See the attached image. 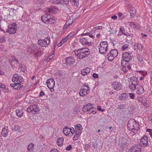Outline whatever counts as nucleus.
<instances>
[{
  "label": "nucleus",
  "instance_id": "obj_60",
  "mask_svg": "<svg viewBox=\"0 0 152 152\" xmlns=\"http://www.w3.org/2000/svg\"><path fill=\"white\" fill-rule=\"evenodd\" d=\"M83 86H85V88H86V90H87L88 91H90V88L88 85H86V84H85L84 85H83Z\"/></svg>",
  "mask_w": 152,
  "mask_h": 152
},
{
  "label": "nucleus",
  "instance_id": "obj_38",
  "mask_svg": "<svg viewBox=\"0 0 152 152\" xmlns=\"http://www.w3.org/2000/svg\"><path fill=\"white\" fill-rule=\"evenodd\" d=\"M80 111V109L78 107H76L74 109V114H78Z\"/></svg>",
  "mask_w": 152,
  "mask_h": 152
},
{
  "label": "nucleus",
  "instance_id": "obj_36",
  "mask_svg": "<svg viewBox=\"0 0 152 152\" xmlns=\"http://www.w3.org/2000/svg\"><path fill=\"white\" fill-rule=\"evenodd\" d=\"M129 62V61L123 59V60H122L121 62V65L123 66H127V65H128Z\"/></svg>",
  "mask_w": 152,
  "mask_h": 152
},
{
  "label": "nucleus",
  "instance_id": "obj_44",
  "mask_svg": "<svg viewBox=\"0 0 152 152\" xmlns=\"http://www.w3.org/2000/svg\"><path fill=\"white\" fill-rule=\"evenodd\" d=\"M20 129V127L18 126H15L12 129L15 131H18Z\"/></svg>",
  "mask_w": 152,
  "mask_h": 152
},
{
  "label": "nucleus",
  "instance_id": "obj_61",
  "mask_svg": "<svg viewBox=\"0 0 152 152\" xmlns=\"http://www.w3.org/2000/svg\"><path fill=\"white\" fill-rule=\"evenodd\" d=\"M92 76L94 78H96L98 77V75L95 73L93 74Z\"/></svg>",
  "mask_w": 152,
  "mask_h": 152
},
{
  "label": "nucleus",
  "instance_id": "obj_59",
  "mask_svg": "<svg viewBox=\"0 0 152 152\" xmlns=\"http://www.w3.org/2000/svg\"><path fill=\"white\" fill-rule=\"evenodd\" d=\"M126 66H124V67L122 68V70L123 72L126 73L127 72V70L126 69Z\"/></svg>",
  "mask_w": 152,
  "mask_h": 152
},
{
  "label": "nucleus",
  "instance_id": "obj_19",
  "mask_svg": "<svg viewBox=\"0 0 152 152\" xmlns=\"http://www.w3.org/2000/svg\"><path fill=\"white\" fill-rule=\"evenodd\" d=\"M122 58L125 60H126L129 62V61L132 59V56L130 54L127 52L123 53L122 54Z\"/></svg>",
  "mask_w": 152,
  "mask_h": 152
},
{
  "label": "nucleus",
  "instance_id": "obj_28",
  "mask_svg": "<svg viewBox=\"0 0 152 152\" xmlns=\"http://www.w3.org/2000/svg\"><path fill=\"white\" fill-rule=\"evenodd\" d=\"M138 78L136 77H133L131 79V83L132 84H134L138 85L139 81L137 80Z\"/></svg>",
  "mask_w": 152,
  "mask_h": 152
},
{
  "label": "nucleus",
  "instance_id": "obj_54",
  "mask_svg": "<svg viewBox=\"0 0 152 152\" xmlns=\"http://www.w3.org/2000/svg\"><path fill=\"white\" fill-rule=\"evenodd\" d=\"M64 43V41L61 40V41L58 44V45H57L58 47H59L61 46L62 44H63Z\"/></svg>",
  "mask_w": 152,
  "mask_h": 152
},
{
  "label": "nucleus",
  "instance_id": "obj_21",
  "mask_svg": "<svg viewBox=\"0 0 152 152\" xmlns=\"http://www.w3.org/2000/svg\"><path fill=\"white\" fill-rule=\"evenodd\" d=\"M130 16L131 18H133L136 14V10L132 7H129Z\"/></svg>",
  "mask_w": 152,
  "mask_h": 152
},
{
  "label": "nucleus",
  "instance_id": "obj_58",
  "mask_svg": "<svg viewBox=\"0 0 152 152\" xmlns=\"http://www.w3.org/2000/svg\"><path fill=\"white\" fill-rule=\"evenodd\" d=\"M97 109H98V110H99L101 112H103L105 110L104 109H103L101 108V107L99 106H97Z\"/></svg>",
  "mask_w": 152,
  "mask_h": 152
},
{
  "label": "nucleus",
  "instance_id": "obj_8",
  "mask_svg": "<svg viewBox=\"0 0 152 152\" xmlns=\"http://www.w3.org/2000/svg\"><path fill=\"white\" fill-rule=\"evenodd\" d=\"M17 28L16 24L15 23H14L8 26L7 31L10 34H14L16 33Z\"/></svg>",
  "mask_w": 152,
  "mask_h": 152
},
{
  "label": "nucleus",
  "instance_id": "obj_25",
  "mask_svg": "<svg viewBox=\"0 0 152 152\" xmlns=\"http://www.w3.org/2000/svg\"><path fill=\"white\" fill-rule=\"evenodd\" d=\"M81 131H75V134L73 138V140H77L81 135Z\"/></svg>",
  "mask_w": 152,
  "mask_h": 152
},
{
  "label": "nucleus",
  "instance_id": "obj_57",
  "mask_svg": "<svg viewBox=\"0 0 152 152\" xmlns=\"http://www.w3.org/2000/svg\"><path fill=\"white\" fill-rule=\"evenodd\" d=\"M138 49L139 50H141L142 48V46L141 44H139L137 45Z\"/></svg>",
  "mask_w": 152,
  "mask_h": 152
},
{
  "label": "nucleus",
  "instance_id": "obj_48",
  "mask_svg": "<svg viewBox=\"0 0 152 152\" xmlns=\"http://www.w3.org/2000/svg\"><path fill=\"white\" fill-rule=\"evenodd\" d=\"M6 88L5 85L3 84L2 83H0V88L2 90H4Z\"/></svg>",
  "mask_w": 152,
  "mask_h": 152
},
{
  "label": "nucleus",
  "instance_id": "obj_23",
  "mask_svg": "<svg viewBox=\"0 0 152 152\" xmlns=\"http://www.w3.org/2000/svg\"><path fill=\"white\" fill-rule=\"evenodd\" d=\"M8 132L9 130L8 128L4 127L3 128L2 130L1 134L3 137H6L8 135Z\"/></svg>",
  "mask_w": 152,
  "mask_h": 152
},
{
  "label": "nucleus",
  "instance_id": "obj_39",
  "mask_svg": "<svg viewBox=\"0 0 152 152\" xmlns=\"http://www.w3.org/2000/svg\"><path fill=\"white\" fill-rule=\"evenodd\" d=\"M137 58L138 59V61L141 64L143 63V61L142 57L141 56L138 55L137 56Z\"/></svg>",
  "mask_w": 152,
  "mask_h": 152
},
{
  "label": "nucleus",
  "instance_id": "obj_46",
  "mask_svg": "<svg viewBox=\"0 0 152 152\" xmlns=\"http://www.w3.org/2000/svg\"><path fill=\"white\" fill-rule=\"evenodd\" d=\"M75 35V32L74 31L72 32L70 34H69L68 36H67V37L69 39L72 36Z\"/></svg>",
  "mask_w": 152,
  "mask_h": 152
},
{
  "label": "nucleus",
  "instance_id": "obj_2",
  "mask_svg": "<svg viewBox=\"0 0 152 152\" xmlns=\"http://www.w3.org/2000/svg\"><path fill=\"white\" fill-rule=\"evenodd\" d=\"M139 125L133 119H130L128 121L127 127L129 131V134L132 136L136 134L140 129Z\"/></svg>",
  "mask_w": 152,
  "mask_h": 152
},
{
  "label": "nucleus",
  "instance_id": "obj_18",
  "mask_svg": "<svg viewBox=\"0 0 152 152\" xmlns=\"http://www.w3.org/2000/svg\"><path fill=\"white\" fill-rule=\"evenodd\" d=\"M85 86H82L81 89L79 92L80 95L82 96H84L86 95L89 92L85 88Z\"/></svg>",
  "mask_w": 152,
  "mask_h": 152
},
{
  "label": "nucleus",
  "instance_id": "obj_17",
  "mask_svg": "<svg viewBox=\"0 0 152 152\" xmlns=\"http://www.w3.org/2000/svg\"><path fill=\"white\" fill-rule=\"evenodd\" d=\"M131 152H141V150L140 146L136 144H134L131 149Z\"/></svg>",
  "mask_w": 152,
  "mask_h": 152
},
{
  "label": "nucleus",
  "instance_id": "obj_20",
  "mask_svg": "<svg viewBox=\"0 0 152 152\" xmlns=\"http://www.w3.org/2000/svg\"><path fill=\"white\" fill-rule=\"evenodd\" d=\"M57 9L54 7H51L47 9V13L50 14V13L55 14L56 12Z\"/></svg>",
  "mask_w": 152,
  "mask_h": 152
},
{
  "label": "nucleus",
  "instance_id": "obj_15",
  "mask_svg": "<svg viewBox=\"0 0 152 152\" xmlns=\"http://www.w3.org/2000/svg\"><path fill=\"white\" fill-rule=\"evenodd\" d=\"M10 86L15 90H20L22 88L23 86L21 83H14V84H11Z\"/></svg>",
  "mask_w": 152,
  "mask_h": 152
},
{
  "label": "nucleus",
  "instance_id": "obj_43",
  "mask_svg": "<svg viewBox=\"0 0 152 152\" xmlns=\"http://www.w3.org/2000/svg\"><path fill=\"white\" fill-rule=\"evenodd\" d=\"M73 4L76 6H78L79 4V2L78 0H71Z\"/></svg>",
  "mask_w": 152,
  "mask_h": 152
},
{
  "label": "nucleus",
  "instance_id": "obj_49",
  "mask_svg": "<svg viewBox=\"0 0 152 152\" xmlns=\"http://www.w3.org/2000/svg\"><path fill=\"white\" fill-rule=\"evenodd\" d=\"M84 71L86 72L87 74L89 73L91 71V69L89 67H87L85 69H84Z\"/></svg>",
  "mask_w": 152,
  "mask_h": 152
},
{
  "label": "nucleus",
  "instance_id": "obj_4",
  "mask_svg": "<svg viewBox=\"0 0 152 152\" xmlns=\"http://www.w3.org/2000/svg\"><path fill=\"white\" fill-rule=\"evenodd\" d=\"M42 22L47 24H54L56 22L55 18L48 13H46L41 17Z\"/></svg>",
  "mask_w": 152,
  "mask_h": 152
},
{
  "label": "nucleus",
  "instance_id": "obj_5",
  "mask_svg": "<svg viewBox=\"0 0 152 152\" xmlns=\"http://www.w3.org/2000/svg\"><path fill=\"white\" fill-rule=\"evenodd\" d=\"M39 110V107L36 104H33L29 106L27 109V111L29 113L33 114H35L38 113Z\"/></svg>",
  "mask_w": 152,
  "mask_h": 152
},
{
  "label": "nucleus",
  "instance_id": "obj_52",
  "mask_svg": "<svg viewBox=\"0 0 152 152\" xmlns=\"http://www.w3.org/2000/svg\"><path fill=\"white\" fill-rule=\"evenodd\" d=\"M125 36H127L129 38V39H132V36L129 35V34L128 33L126 32V33H125L124 34Z\"/></svg>",
  "mask_w": 152,
  "mask_h": 152
},
{
  "label": "nucleus",
  "instance_id": "obj_12",
  "mask_svg": "<svg viewBox=\"0 0 152 152\" xmlns=\"http://www.w3.org/2000/svg\"><path fill=\"white\" fill-rule=\"evenodd\" d=\"M148 137L147 136H145L142 137L141 139L140 142V146L145 147L148 145Z\"/></svg>",
  "mask_w": 152,
  "mask_h": 152
},
{
  "label": "nucleus",
  "instance_id": "obj_30",
  "mask_svg": "<svg viewBox=\"0 0 152 152\" xmlns=\"http://www.w3.org/2000/svg\"><path fill=\"white\" fill-rule=\"evenodd\" d=\"M127 95L126 93H122L119 96V99L120 100H123L126 99Z\"/></svg>",
  "mask_w": 152,
  "mask_h": 152
},
{
  "label": "nucleus",
  "instance_id": "obj_32",
  "mask_svg": "<svg viewBox=\"0 0 152 152\" xmlns=\"http://www.w3.org/2000/svg\"><path fill=\"white\" fill-rule=\"evenodd\" d=\"M137 86L138 85L132 84L131 83V84L129 85V88L130 89L134 91L136 89Z\"/></svg>",
  "mask_w": 152,
  "mask_h": 152
},
{
  "label": "nucleus",
  "instance_id": "obj_6",
  "mask_svg": "<svg viewBox=\"0 0 152 152\" xmlns=\"http://www.w3.org/2000/svg\"><path fill=\"white\" fill-rule=\"evenodd\" d=\"M108 47L107 42L106 41L101 42L99 44V52L101 54H105L107 50V48Z\"/></svg>",
  "mask_w": 152,
  "mask_h": 152
},
{
  "label": "nucleus",
  "instance_id": "obj_34",
  "mask_svg": "<svg viewBox=\"0 0 152 152\" xmlns=\"http://www.w3.org/2000/svg\"><path fill=\"white\" fill-rule=\"evenodd\" d=\"M107 58L109 61H112L115 58L113 57V55L111 54L110 53L108 54L107 56Z\"/></svg>",
  "mask_w": 152,
  "mask_h": 152
},
{
  "label": "nucleus",
  "instance_id": "obj_27",
  "mask_svg": "<svg viewBox=\"0 0 152 152\" xmlns=\"http://www.w3.org/2000/svg\"><path fill=\"white\" fill-rule=\"evenodd\" d=\"M63 132L64 135H67L70 132V129L66 127L63 129Z\"/></svg>",
  "mask_w": 152,
  "mask_h": 152
},
{
  "label": "nucleus",
  "instance_id": "obj_7",
  "mask_svg": "<svg viewBox=\"0 0 152 152\" xmlns=\"http://www.w3.org/2000/svg\"><path fill=\"white\" fill-rule=\"evenodd\" d=\"M38 42L39 45L42 47L47 46L50 43V37L48 35L43 40H39Z\"/></svg>",
  "mask_w": 152,
  "mask_h": 152
},
{
  "label": "nucleus",
  "instance_id": "obj_9",
  "mask_svg": "<svg viewBox=\"0 0 152 152\" xmlns=\"http://www.w3.org/2000/svg\"><path fill=\"white\" fill-rule=\"evenodd\" d=\"M47 85L48 88L51 91L54 90L53 88L55 85V82L53 78H50L48 80L47 82Z\"/></svg>",
  "mask_w": 152,
  "mask_h": 152
},
{
  "label": "nucleus",
  "instance_id": "obj_40",
  "mask_svg": "<svg viewBox=\"0 0 152 152\" xmlns=\"http://www.w3.org/2000/svg\"><path fill=\"white\" fill-rule=\"evenodd\" d=\"M34 146V144L32 143H31L28 146L27 149L28 151H31L32 150Z\"/></svg>",
  "mask_w": 152,
  "mask_h": 152
},
{
  "label": "nucleus",
  "instance_id": "obj_42",
  "mask_svg": "<svg viewBox=\"0 0 152 152\" xmlns=\"http://www.w3.org/2000/svg\"><path fill=\"white\" fill-rule=\"evenodd\" d=\"M15 10L13 8H12L9 12V15L11 16H13L15 15V12L14 11Z\"/></svg>",
  "mask_w": 152,
  "mask_h": 152
},
{
  "label": "nucleus",
  "instance_id": "obj_33",
  "mask_svg": "<svg viewBox=\"0 0 152 152\" xmlns=\"http://www.w3.org/2000/svg\"><path fill=\"white\" fill-rule=\"evenodd\" d=\"M110 53H111V54L113 55V57H116L118 54V51L115 49H113L111 50Z\"/></svg>",
  "mask_w": 152,
  "mask_h": 152
},
{
  "label": "nucleus",
  "instance_id": "obj_13",
  "mask_svg": "<svg viewBox=\"0 0 152 152\" xmlns=\"http://www.w3.org/2000/svg\"><path fill=\"white\" fill-rule=\"evenodd\" d=\"M75 61L74 58L71 56L67 57L66 60V64L67 65V66L69 67L74 63Z\"/></svg>",
  "mask_w": 152,
  "mask_h": 152
},
{
  "label": "nucleus",
  "instance_id": "obj_26",
  "mask_svg": "<svg viewBox=\"0 0 152 152\" xmlns=\"http://www.w3.org/2000/svg\"><path fill=\"white\" fill-rule=\"evenodd\" d=\"M137 100L139 102L143 103L144 105L146 104L147 101L144 97H138Z\"/></svg>",
  "mask_w": 152,
  "mask_h": 152
},
{
  "label": "nucleus",
  "instance_id": "obj_45",
  "mask_svg": "<svg viewBox=\"0 0 152 152\" xmlns=\"http://www.w3.org/2000/svg\"><path fill=\"white\" fill-rule=\"evenodd\" d=\"M5 41V38L2 36H1L0 37V42H4Z\"/></svg>",
  "mask_w": 152,
  "mask_h": 152
},
{
  "label": "nucleus",
  "instance_id": "obj_51",
  "mask_svg": "<svg viewBox=\"0 0 152 152\" xmlns=\"http://www.w3.org/2000/svg\"><path fill=\"white\" fill-rule=\"evenodd\" d=\"M129 95L130 97L132 99H134L135 97V95L133 93H130L129 94Z\"/></svg>",
  "mask_w": 152,
  "mask_h": 152
},
{
  "label": "nucleus",
  "instance_id": "obj_1",
  "mask_svg": "<svg viewBox=\"0 0 152 152\" xmlns=\"http://www.w3.org/2000/svg\"><path fill=\"white\" fill-rule=\"evenodd\" d=\"M88 36V37H82L80 40V42L83 45H86L89 46H91L92 44V41L94 38V35L91 32L88 31V30H85L82 34V36Z\"/></svg>",
  "mask_w": 152,
  "mask_h": 152
},
{
  "label": "nucleus",
  "instance_id": "obj_55",
  "mask_svg": "<svg viewBox=\"0 0 152 152\" xmlns=\"http://www.w3.org/2000/svg\"><path fill=\"white\" fill-rule=\"evenodd\" d=\"M147 132H149L150 135L152 137V129H148L147 130Z\"/></svg>",
  "mask_w": 152,
  "mask_h": 152
},
{
  "label": "nucleus",
  "instance_id": "obj_64",
  "mask_svg": "<svg viewBox=\"0 0 152 152\" xmlns=\"http://www.w3.org/2000/svg\"><path fill=\"white\" fill-rule=\"evenodd\" d=\"M102 27L101 26H97L95 28V30L101 29Z\"/></svg>",
  "mask_w": 152,
  "mask_h": 152
},
{
  "label": "nucleus",
  "instance_id": "obj_14",
  "mask_svg": "<svg viewBox=\"0 0 152 152\" xmlns=\"http://www.w3.org/2000/svg\"><path fill=\"white\" fill-rule=\"evenodd\" d=\"M94 105L92 104L88 103V104L85 105L82 109V110L84 112H87L89 110H91L93 109L94 108Z\"/></svg>",
  "mask_w": 152,
  "mask_h": 152
},
{
  "label": "nucleus",
  "instance_id": "obj_41",
  "mask_svg": "<svg viewBox=\"0 0 152 152\" xmlns=\"http://www.w3.org/2000/svg\"><path fill=\"white\" fill-rule=\"evenodd\" d=\"M129 45L127 44H124L121 47L122 50H125L129 47Z\"/></svg>",
  "mask_w": 152,
  "mask_h": 152
},
{
  "label": "nucleus",
  "instance_id": "obj_10",
  "mask_svg": "<svg viewBox=\"0 0 152 152\" xmlns=\"http://www.w3.org/2000/svg\"><path fill=\"white\" fill-rule=\"evenodd\" d=\"M12 81L14 83H22L23 81V79L21 76L15 74L13 76Z\"/></svg>",
  "mask_w": 152,
  "mask_h": 152
},
{
  "label": "nucleus",
  "instance_id": "obj_62",
  "mask_svg": "<svg viewBox=\"0 0 152 152\" xmlns=\"http://www.w3.org/2000/svg\"><path fill=\"white\" fill-rule=\"evenodd\" d=\"M127 25L129 26H132V25L133 24V22H128L127 23Z\"/></svg>",
  "mask_w": 152,
  "mask_h": 152
},
{
  "label": "nucleus",
  "instance_id": "obj_37",
  "mask_svg": "<svg viewBox=\"0 0 152 152\" xmlns=\"http://www.w3.org/2000/svg\"><path fill=\"white\" fill-rule=\"evenodd\" d=\"M129 62V61L123 59V60H122L121 62V65L123 66H127V65H128Z\"/></svg>",
  "mask_w": 152,
  "mask_h": 152
},
{
  "label": "nucleus",
  "instance_id": "obj_3",
  "mask_svg": "<svg viewBox=\"0 0 152 152\" xmlns=\"http://www.w3.org/2000/svg\"><path fill=\"white\" fill-rule=\"evenodd\" d=\"M87 48H83L74 51L75 55L77 58L81 59L88 56L90 53Z\"/></svg>",
  "mask_w": 152,
  "mask_h": 152
},
{
  "label": "nucleus",
  "instance_id": "obj_47",
  "mask_svg": "<svg viewBox=\"0 0 152 152\" xmlns=\"http://www.w3.org/2000/svg\"><path fill=\"white\" fill-rule=\"evenodd\" d=\"M120 31L121 32V34H124L125 32V29L123 27H121L119 29Z\"/></svg>",
  "mask_w": 152,
  "mask_h": 152
},
{
  "label": "nucleus",
  "instance_id": "obj_24",
  "mask_svg": "<svg viewBox=\"0 0 152 152\" xmlns=\"http://www.w3.org/2000/svg\"><path fill=\"white\" fill-rule=\"evenodd\" d=\"M56 3L60 4L63 5H66L69 3L68 0H56Z\"/></svg>",
  "mask_w": 152,
  "mask_h": 152
},
{
  "label": "nucleus",
  "instance_id": "obj_53",
  "mask_svg": "<svg viewBox=\"0 0 152 152\" xmlns=\"http://www.w3.org/2000/svg\"><path fill=\"white\" fill-rule=\"evenodd\" d=\"M119 18L120 20H122L124 17V15L121 13H119L118 14Z\"/></svg>",
  "mask_w": 152,
  "mask_h": 152
},
{
  "label": "nucleus",
  "instance_id": "obj_56",
  "mask_svg": "<svg viewBox=\"0 0 152 152\" xmlns=\"http://www.w3.org/2000/svg\"><path fill=\"white\" fill-rule=\"evenodd\" d=\"M72 148V146L71 145H69L67 146L66 148V150L67 151L70 150Z\"/></svg>",
  "mask_w": 152,
  "mask_h": 152
},
{
  "label": "nucleus",
  "instance_id": "obj_63",
  "mask_svg": "<svg viewBox=\"0 0 152 152\" xmlns=\"http://www.w3.org/2000/svg\"><path fill=\"white\" fill-rule=\"evenodd\" d=\"M50 152H59V151L56 149L54 148L52 149Z\"/></svg>",
  "mask_w": 152,
  "mask_h": 152
},
{
  "label": "nucleus",
  "instance_id": "obj_29",
  "mask_svg": "<svg viewBox=\"0 0 152 152\" xmlns=\"http://www.w3.org/2000/svg\"><path fill=\"white\" fill-rule=\"evenodd\" d=\"M16 113L17 116L19 117H20L23 115V112L22 109H17L16 110Z\"/></svg>",
  "mask_w": 152,
  "mask_h": 152
},
{
  "label": "nucleus",
  "instance_id": "obj_11",
  "mask_svg": "<svg viewBox=\"0 0 152 152\" xmlns=\"http://www.w3.org/2000/svg\"><path fill=\"white\" fill-rule=\"evenodd\" d=\"M29 51L31 53H34V56L36 58L40 56L42 54V51L34 49L33 48H31V50H29Z\"/></svg>",
  "mask_w": 152,
  "mask_h": 152
},
{
  "label": "nucleus",
  "instance_id": "obj_31",
  "mask_svg": "<svg viewBox=\"0 0 152 152\" xmlns=\"http://www.w3.org/2000/svg\"><path fill=\"white\" fill-rule=\"evenodd\" d=\"M57 145L59 146H61L63 145L64 139L61 137L58 139L56 142Z\"/></svg>",
  "mask_w": 152,
  "mask_h": 152
},
{
  "label": "nucleus",
  "instance_id": "obj_35",
  "mask_svg": "<svg viewBox=\"0 0 152 152\" xmlns=\"http://www.w3.org/2000/svg\"><path fill=\"white\" fill-rule=\"evenodd\" d=\"M75 131H81L82 128L81 125L79 124H77L75 125Z\"/></svg>",
  "mask_w": 152,
  "mask_h": 152
},
{
  "label": "nucleus",
  "instance_id": "obj_16",
  "mask_svg": "<svg viewBox=\"0 0 152 152\" xmlns=\"http://www.w3.org/2000/svg\"><path fill=\"white\" fill-rule=\"evenodd\" d=\"M114 88L117 90H120L121 89V83L118 82H114L112 83Z\"/></svg>",
  "mask_w": 152,
  "mask_h": 152
},
{
  "label": "nucleus",
  "instance_id": "obj_22",
  "mask_svg": "<svg viewBox=\"0 0 152 152\" xmlns=\"http://www.w3.org/2000/svg\"><path fill=\"white\" fill-rule=\"evenodd\" d=\"M144 89L143 87L141 85H139L137 87L136 93L138 94H142L144 93Z\"/></svg>",
  "mask_w": 152,
  "mask_h": 152
},
{
  "label": "nucleus",
  "instance_id": "obj_50",
  "mask_svg": "<svg viewBox=\"0 0 152 152\" xmlns=\"http://www.w3.org/2000/svg\"><path fill=\"white\" fill-rule=\"evenodd\" d=\"M72 22L73 21L72 19H69L67 20L66 23H68V24L69 25H70L72 23Z\"/></svg>",
  "mask_w": 152,
  "mask_h": 152
}]
</instances>
